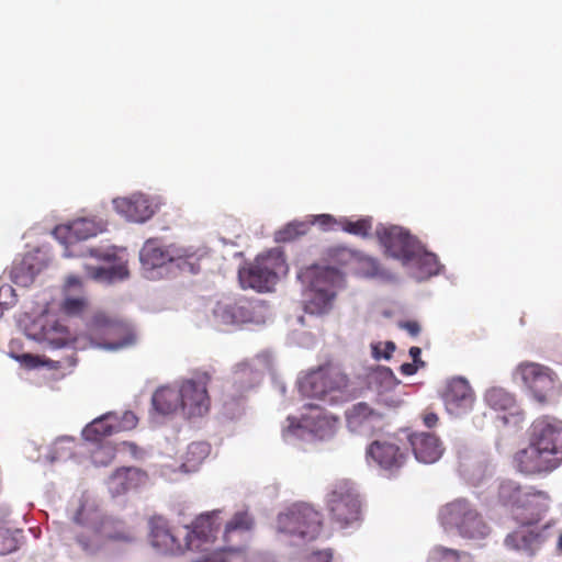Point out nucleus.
<instances>
[{
	"mask_svg": "<svg viewBox=\"0 0 562 562\" xmlns=\"http://www.w3.org/2000/svg\"><path fill=\"white\" fill-rule=\"evenodd\" d=\"M380 244L393 258L411 261L416 257L417 243L415 238L401 226H379L375 231Z\"/></svg>",
	"mask_w": 562,
	"mask_h": 562,
	"instance_id": "nucleus-10",
	"label": "nucleus"
},
{
	"mask_svg": "<svg viewBox=\"0 0 562 562\" xmlns=\"http://www.w3.org/2000/svg\"><path fill=\"white\" fill-rule=\"evenodd\" d=\"M212 381L211 373L196 371L193 376L183 380L179 386L181 409L188 417H201L209 413L211 397L207 386Z\"/></svg>",
	"mask_w": 562,
	"mask_h": 562,
	"instance_id": "nucleus-8",
	"label": "nucleus"
},
{
	"mask_svg": "<svg viewBox=\"0 0 562 562\" xmlns=\"http://www.w3.org/2000/svg\"><path fill=\"white\" fill-rule=\"evenodd\" d=\"M516 373L541 404L548 403L558 393V376L549 367L526 361L517 367Z\"/></svg>",
	"mask_w": 562,
	"mask_h": 562,
	"instance_id": "nucleus-9",
	"label": "nucleus"
},
{
	"mask_svg": "<svg viewBox=\"0 0 562 562\" xmlns=\"http://www.w3.org/2000/svg\"><path fill=\"white\" fill-rule=\"evenodd\" d=\"M439 418L438 415L434 412H426L423 414L424 425L428 428H432L437 425Z\"/></svg>",
	"mask_w": 562,
	"mask_h": 562,
	"instance_id": "nucleus-50",
	"label": "nucleus"
},
{
	"mask_svg": "<svg viewBox=\"0 0 562 562\" xmlns=\"http://www.w3.org/2000/svg\"><path fill=\"white\" fill-rule=\"evenodd\" d=\"M19 548L16 536L5 528H0V554H9Z\"/></svg>",
	"mask_w": 562,
	"mask_h": 562,
	"instance_id": "nucleus-41",
	"label": "nucleus"
},
{
	"mask_svg": "<svg viewBox=\"0 0 562 562\" xmlns=\"http://www.w3.org/2000/svg\"><path fill=\"white\" fill-rule=\"evenodd\" d=\"M327 508L333 521L341 528L360 520L359 496L349 481L336 482L327 495Z\"/></svg>",
	"mask_w": 562,
	"mask_h": 562,
	"instance_id": "nucleus-7",
	"label": "nucleus"
},
{
	"mask_svg": "<svg viewBox=\"0 0 562 562\" xmlns=\"http://www.w3.org/2000/svg\"><path fill=\"white\" fill-rule=\"evenodd\" d=\"M113 206L117 213L126 220L143 223L155 214V207L149 198L142 193L131 196L116 198L113 200Z\"/></svg>",
	"mask_w": 562,
	"mask_h": 562,
	"instance_id": "nucleus-18",
	"label": "nucleus"
},
{
	"mask_svg": "<svg viewBox=\"0 0 562 562\" xmlns=\"http://www.w3.org/2000/svg\"><path fill=\"white\" fill-rule=\"evenodd\" d=\"M460 557H461V552L453 550V549H448V548H445L441 546L436 547L432 550V559H435V560L451 559L452 561L458 562Z\"/></svg>",
	"mask_w": 562,
	"mask_h": 562,
	"instance_id": "nucleus-45",
	"label": "nucleus"
},
{
	"mask_svg": "<svg viewBox=\"0 0 562 562\" xmlns=\"http://www.w3.org/2000/svg\"><path fill=\"white\" fill-rule=\"evenodd\" d=\"M113 422V413H106L88 424L82 430L85 440L99 443L103 438L116 434Z\"/></svg>",
	"mask_w": 562,
	"mask_h": 562,
	"instance_id": "nucleus-27",
	"label": "nucleus"
},
{
	"mask_svg": "<svg viewBox=\"0 0 562 562\" xmlns=\"http://www.w3.org/2000/svg\"><path fill=\"white\" fill-rule=\"evenodd\" d=\"M372 357L376 360L391 359L393 352L395 351V344L393 341L385 342H376L371 345Z\"/></svg>",
	"mask_w": 562,
	"mask_h": 562,
	"instance_id": "nucleus-43",
	"label": "nucleus"
},
{
	"mask_svg": "<svg viewBox=\"0 0 562 562\" xmlns=\"http://www.w3.org/2000/svg\"><path fill=\"white\" fill-rule=\"evenodd\" d=\"M149 539L151 546L164 555H182L191 551V547L196 544L189 540L188 535L182 542L171 530L168 521L162 517H153L149 520Z\"/></svg>",
	"mask_w": 562,
	"mask_h": 562,
	"instance_id": "nucleus-11",
	"label": "nucleus"
},
{
	"mask_svg": "<svg viewBox=\"0 0 562 562\" xmlns=\"http://www.w3.org/2000/svg\"><path fill=\"white\" fill-rule=\"evenodd\" d=\"M308 231V225L304 222L289 223L284 228L278 232L277 239L279 241H291L295 238L305 235Z\"/></svg>",
	"mask_w": 562,
	"mask_h": 562,
	"instance_id": "nucleus-37",
	"label": "nucleus"
},
{
	"mask_svg": "<svg viewBox=\"0 0 562 562\" xmlns=\"http://www.w3.org/2000/svg\"><path fill=\"white\" fill-rule=\"evenodd\" d=\"M536 496L548 498L544 492H525L513 481L502 482L498 488L499 502L512 508H528L531 504V498Z\"/></svg>",
	"mask_w": 562,
	"mask_h": 562,
	"instance_id": "nucleus-24",
	"label": "nucleus"
},
{
	"mask_svg": "<svg viewBox=\"0 0 562 562\" xmlns=\"http://www.w3.org/2000/svg\"><path fill=\"white\" fill-rule=\"evenodd\" d=\"M37 338L47 342L52 348H63L72 340L67 327L55 319H46L42 323Z\"/></svg>",
	"mask_w": 562,
	"mask_h": 562,
	"instance_id": "nucleus-25",
	"label": "nucleus"
},
{
	"mask_svg": "<svg viewBox=\"0 0 562 562\" xmlns=\"http://www.w3.org/2000/svg\"><path fill=\"white\" fill-rule=\"evenodd\" d=\"M115 457V448L110 443H100L91 451V460L95 465H108Z\"/></svg>",
	"mask_w": 562,
	"mask_h": 562,
	"instance_id": "nucleus-39",
	"label": "nucleus"
},
{
	"mask_svg": "<svg viewBox=\"0 0 562 562\" xmlns=\"http://www.w3.org/2000/svg\"><path fill=\"white\" fill-rule=\"evenodd\" d=\"M154 408L162 414L168 415L181 408L180 390L170 386L158 389L151 398Z\"/></svg>",
	"mask_w": 562,
	"mask_h": 562,
	"instance_id": "nucleus-28",
	"label": "nucleus"
},
{
	"mask_svg": "<svg viewBox=\"0 0 562 562\" xmlns=\"http://www.w3.org/2000/svg\"><path fill=\"white\" fill-rule=\"evenodd\" d=\"M145 474L136 468H122L110 477V486L114 493H125L136 488L144 480Z\"/></svg>",
	"mask_w": 562,
	"mask_h": 562,
	"instance_id": "nucleus-26",
	"label": "nucleus"
},
{
	"mask_svg": "<svg viewBox=\"0 0 562 562\" xmlns=\"http://www.w3.org/2000/svg\"><path fill=\"white\" fill-rule=\"evenodd\" d=\"M87 306L85 297H67L63 304L64 311L69 315H77L83 312Z\"/></svg>",
	"mask_w": 562,
	"mask_h": 562,
	"instance_id": "nucleus-44",
	"label": "nucleus"
},
{
	"mask_svg": "<svg viewBox=\"0 0 562 562\" xmlns=\"http://www.w3.org/2000/svg\"><path fill=\"white\" fill-rule=\"evenodd\" d=\"M439 516L442 525L456 528L463 538L483 539L490 533V527L480 512L465 498H457L446 504Z\"/></svg>",
	"mask_w": 562,
	"mask_h": 562,
	"instance_id": "nucleus-3",
	"label": "nucleus"
},
{
	"mask_svg": "<svg viewBox=\"0 0 562 562\" xmlns=\"http://www.w3.org/2000/svg\"><path fill=\"white\" fill-rule=\"evenodd\" d=\"M415 458L423 463H434L443 452L439 438L429 432H415L408 437Z\"/></svg>",
	"mask_w": 562,
	"mask_h": 562,
	"instance_id": "nucleus-19",
	"label": "nucleus"
},
{
	"mask_svg": "<svg viewBox=\"0 0 562 562\" xmlns=\"http://www.w3.org/2000/svg\"><path fill=\"white\" fill-rule=\"evenodd\" d=\"M417 369H418V364H416L414 362H412V363L406 362L400 367V371L404 375H413L417 372Z\"/></svg>",
	"mask_w": 562,
	"mask_h": 562,
	"instance_id": "nucleus-51",
	"label": "nucleus"
},
{
	"mask_svg": "<svg viewBox=\"0 0 562 562\" xmlns=\"http://www.w3.org/2000/svg\"><path fill=\"white\" fill-rule=\"evenodd\" d=\"M140 261L144 267L155 269L182 258L171 248H164L157 239H148L140 249Z\"/></svg>",
	"mask_w": 562,
	"mask_h": 562,
	"instance_id": "nucleus-23",
	"label": "nucleus"
},
{
	"mask_svg": "<svg viewBox=\"0 0 562 562\" xmlns=\"http://www.w3.org/2000/svg\"><path fill=\"white\" fill-rule=\"evenodd\" d=\"M333 552L330 549L313 551L306 554L302 562H331Z\"/></svg>",
	"mask_w": 562,
	"mask_h": 562,
	"instance_id": "nucleus-46",
	"label": "nucleus"
},
{
	"mask_svg": "<svg viewBox=\"0 0 562 562\" xmlns=\"http://www.w3.org/2000/svg\"><path fill=\"white\" fill-rule=\"evenodd\" d=\"M401 396L393 391H383L378 393L375 398V408H380L385 413L387 411L396 409L402 405Z\"/></svg>",
	"mask_w": 562,
	"mask_h": 562,
	"instance_id": "nucleus-38",
	"label": "nucleus"
},
{
	"mask_svg": "<svg viewBox=\"0 0 562 562\" xmlns=\"http://www.w3.org/2000/svg\"><path fill=\"white\" fill-rule=\"evenodd\" d=\"M213 315L215 323L220 326L239 325L252 319V312L246 301L233 303L220 302L214 307Z\"/></svg>",
	"mask_w": 562,
	"mask_h": 562,
	"instance_id": "nucleus-21",
	"label": "nucleus"
},
{
	"mask_svg": "<svg viewBox=\"0 0 562 562\" xmlns=\"http://www.w3.org/2000/svg\"><path fill=\"white\" fill-rule=\"evenodd\" d=\"M400 327L406 330L412 337H416L420 333V325L416 321L401 322Z\"/></svg>",
	"mask_w": 562,
	"mask_h": 562,
	"instance_id": "nucleus-49",
	"label": "nucleus"
},
{
	"mask_svg": "<svg viewBox=\"0 0 562 562\" xmlns=\"http://www.w3.org/2000/svg\"><path fill=\"white\" fill-rule=\"evenodd\" d=\"M310 282V297L305 311L321 315L327 313L336 297L337 290L345 285L344 274L330 267H311L301 273Z\"/></svg>",
	"mask_w": 562,
	"mask_h": 562,
	"instance_id": "nucleus-1",
	"label": "nucleus"
},
{
	"mask_svg": "<svg viewBox=\"0 0 562 562\" xmlns=\"http://www.w3.org/2000/svg\"><path fill=\"white\" fill-rule=\"evenodd\" d=\"M234 374L237 382H243L247 378L248 383L246 387H251L259 379V373L254 371L247 362L238 363Z\"/></svg>",
	"mask_w": 562,
	"mask_h": 562,
	"instance_id": "nucleus-42",
	"label": "nucleus"
},
{
	"mask_svg": "<svg viewBox=\"0 0 562 562\" xmlns=\"http://www.w3.org/2000/svg\"><path fill=\"white\" fill-rule=\"evenodd\" d=\"M348 386V376L333 366L321 367L311 371L299 382L302 395L321 401L335 402Z\"/></svg>",
	"mask_w": 562,
	"mask_h": 562,
	"instance_id": "nucleus-5",
	"label": "nucleus"
},
{
	"mask_svg": "<svg viewBox=\"0 0 562 562\" xmlns=\"http://www.w3.org/2000/svg\"><path fill=\"white\" fill-rule=\"evenodd\" d=\"M313 223L319 225L325 231L334 228L335 225L339 226V220H336L330 214L315 215Z\"/></svg>",
	"mask_w": 562,
	"mask_h": 562,
	"instance_id": "nucleus-48",
	"label": "nucleus"
},
{
	"mask_svg": "<svg viewBox=\"0 0 562 562\" xmlns=\"http://www.w3.org/2000/svg\"><path fill=\"white\" fill-rule=\"evenodd\" d=\"M504 543L506 548L530 558L540 549L542 537L539 532L530 528L521 527L507 535Z\"/></svg>",
	"mask_w": 562,
	"mask_h": 562,
	"instance_id": "nucleus-22",
	"label": "nucleus"
},
{
	"mask_svg": "<svg viewBox=\"0 0 562 562\" xmlns=\"http://www.w3.org/2000/svg\"><path fill=\"white\" fill-rule=\"evenodd\" d=\"M112 423H114L116 432L127 431L134 429L137 426L138 418L133 412L126 411L121 416L113 413Z\"/></svg>",
	"mask_w": 562,
	"mask_h": 562,
	"instance_id": "nucleus-40",
	"label": "nucleus"
},
{
	"mask_svg": "<svg viewBox=\"0 0 562 562\" xmlns=\"http://www.w3.org/2000/svg\"><path fill=\"white\" fill-rule=\"evenodd\" d=\"M530 442L544 449L562 462V423L558 420L537 419L532 424Z\"/></svg>",
	"mask_w": 562,
	"mask_h": 562,
	"instance_id": "nucleus-15",
	"label": "nucleus"
},
{
	"mask_svg": "<svg viewBox=\"0 0 562 562\" xmlns=\"http://www.w3.org/2000/svg\"><path fill=\"white\" fill-rule=\"evenodd\" d=\"M90 255L92 257H97V258H100V259H103L105 261H110L111 260V256L110 255H100L98 251H94V250H90Z\"/></svg>",
	"mask_w": 562,
	"mask_h": 562,
	"instance_id": "nucleus-56",
	"label": "nucleus"
},
{
	"mask_svg": "<svg viewBox=\"0 0 562 562\" xmlns=\"http://www.w3.org/2000/svg\"><path fill=\"white\" fill-rule=\"evenodd\" d=\"M487 405L495 411H508L515 406V397L501 387H492L485 394Z\"/></svg>",
	"mask_w": 562,
	"mask_h": 562,
	"instance_id": "nucleus-31",
	"label": "nucleus"
},
{
	"mask_svg": "<svg viewBox=\"0 0 562 562\" xmlns=\"http://www.w3.org/2000/svg\"><path fill=\"white\" fill-rule=\"evenodd\" d=\"M245 562H274V561L266 554L252 553L247 557Z\"/></svg>",
	"mask_w": 562,
	"mask_h": 562,
	"instance_id": "nucleus-53",
	"label": "nucleus"
},
{
	"mask_svg": "<svg viewBox=\"0 0 562 562\" xmlns=\"http://www.w3.org/2000/svg\"><path fill=\"white\" fill-rule=\"evenodd\" d=\"M562 363V361H560Z\"/></svg>",
	"mask_w": 562,
	"mask_h": 562,
	"instance_id": "nucleus-59",
	"label": "nucleus"
},
{
	"mask_svg": "<svg viewBox=\"0 0 562 562\" xmlns=\"http://www.w3.org/2000/svg\"><path fill=\"white\" fill-rule=\"evenodd\" d=\"M77 542L79 543L81 549L88 554H94L101 549H103V541L100 528H92L89 535H78Z\"/></svg>",
	"mask_w": 562,
	"mask_h": 562,
	"instance_id": "nucleus-35",
	"label": "nucleus"
},
{
	"mask_svg": "<svg viewBox=\"0 0 562 562\" xmlns=\"http://www.w3.org/2000/svg\"><path fill=\"white\" fill-rule=\"evenodd\" d=\"M441 398L449 414L461 416L472 409L475 394L468 380L456 376L447 381Z\"/></svg>",
	"mask_w": 562,
	"mask_h": 562,
	"instance_id": "nucleus-13",
	"label": "nucleus"
},
{
	"mask_svg": "<svg viewBox=\"0 0 562 562\" xmlns=\"http://www.w3.org/2000/svg\"><path fill=\"white\" fill-rule=\"evenodd\" d=\"M97 232V226L92 221L78 218L69 224L56 226L53 235L68 248L80 240L95 236Z\"/></svg>",
	"mask_w": 562,
	"mask_h": 562,
	"instance_id": "nucleus-20",
	"label": "nucleus"
},
{
	"mask_svg": "<svg viewBox=\"0 0 562 562\" xmlns=\"http://www.w3.org/2000/svg\"><path fill=\"white\" fill-rule=\"evenodd\" d=\"M310 407H318V405L315 404H308Z\"/></svg>",
	"mask_w": 562,
	"mask_h": 562,
	"instance_id": "nucleus-58",
	"label": "nucleus"
},
{
	"mask_svg": "<svg viewBox=\"0 0 562 562\" xmlns=\"http://www.w3.org/2000/svg\"><path fill=\"white\" fill-rule=\"evenodd\" d=\"M88 274L97 280H122L128 276V270L126 266L119 265V266H111V267H98V268H90L86 267Z\"/></svg>",
	"mask_w": 562,
	"mask_h": 562,
	"instance_id": "nucleus-32",
	"label": "nucleus"
},
{
	"mask_svg": "<svg viewBox=\"0 0 562 562\" xmlns=\"http://www.w3.org/2000/svg\"><path fill=\"white\" fill-rule=\"evenodd\" d=\"M284 258L278 250H269L246 262L238 270V280L243 289L269 292L278 281V273L284 267Z\"/></svg>",
	"mask_w": 562,
	"mask_h": 562,
	"instance_id": "nucleus-2",
	"label": "nucleus"
},
{
	"mask_svg": "<svg viewBox=\"0 0 562 562\" xmlns=\"http://www.w3.org/2000/svg\"><path fill=\"white\" fill-rule=\"evenodd\" d=\"M419 262L422 266L426 267V271L428 274H437L439 272V261L437 257L432 254H425Z\"/></svg>",
	"mask_w": 562,
	"mask_h": 562,
	"instance_id": "nucleus-47",
	"label": "nucleus"
},
{
	"mask_svg": "<svg viewBox=\"0 0 562 562\" xmlns=\"http://www.w3.org/2000/svg\"><path fill=\"white\" fill-rule=\"evenodd\" d=\"M82 512H83V506H80V508L78 509L77 514L74 517L75 522L78 524V525H82L83 524V521L81 519Z\"/></svg>",
	"mask_w": 562,
	"mask_h": 562,
	"instance_id": "nucleus-55",
	"label": "nucleus"
},
{
	"mask_svg": "<svg viewBox=\"0 0 562 562\" xmlns=\"http://www.w3.org/2000/svg\"><path fill=\"white\" fill-rule=\"evenodd\" d=\"M366 454L381 469L390 472L401 469L407 458L405 449L400 447V440L394 436L372 441L368 446Z\"/></svg>",
	"mask_w": 562,
	"mask_h": 562,
	"instance_id": "nucleus-12",
	"label": "nucleus"
},
{
	"mask_svg": "<svg viewBox=\"0 0 562 562\" xmlns=\"http://www.w3.org/2000/svg\"><path fill=\"white\" fill-rule=\"evenodd\" d=\"M221 510L215 509L199 515L190 526L188 537L196 547H191V551L206 550L207 544H213L222 527Z\"/></svg>",
	"mask_w": 562,
	"mask_h": 562,
	"instance_id": "nucleus-14",
	"label": "nucleus"
},
{
	"mask_svg": "<svg viewBox=\"0 0 562 562\" xmlns=\"http://www.w3.org/2000/svg\"><path fill=\"white\" fill-rule=\"evenodd\" d=\"M515 461L517 469L525 474L551 472L561 464L557 458H552V454L546 451V448L542 450L531 442L516 453Z\"/></svg>",
	"mask_w": 562,
	"mask_h": 562,
	"instance_id": "nucleus-16",
	"label": "nucleus"
},
{
	"mask_svg": "<svg viewBox=\"0 0 562 562\" xmlns=\"http://www.w3.org/2000/svg\"><path fill=\"white\" fill-rule=\"evenodd\" d=\"M420 353H422V350L419 347L414 346V347L409 348V356L412 357L413 362L420 367H424L425 362L422 361Z\"/></svg>",
	"mask_w": 562,
	"mask_h": 562,
	"instance_id": "nucleus-52",
	"label": "nucleus"
},
{
	"mask_svg": "<svg viewBox=\"0 0 562 562\" xmlns=\"http://www.w3.org/2000/svg\"><path fill=\"white\" fill-rule=\"evenodd\" d=\"M384 420L385 412L366 402L356 403L346 411L347 426L353 432H371L381 428Z\"/></svg>",
	"mask_w": 562,
	"mask_h": 562,
	"instance_id": "nucleus-17",
	"label": "nucleus"
},
{
	"mask_svg": "<svg viewBox=\"0 0 562 562\" xmlns=\"http://www.w3.org/2000/svg\"><path fill=\"white\" fill-rule=\"evenodd\" d=\"M89 335L98 346L117 350L134 345L136 336L124 319L98 312L89 323Z\"/></svg>",
	"mask_w": 562,
	"mask_h": 562,
	"instance_id": "nucleus-4",
	"label": "nucleus"
},
{
	"mask_svg": "<svg viewBox=\"0 0 562 562\" xmlns=\"http://www.w3.org/2000/svg\"><path fill=\"white\" fill-rule=\"evenodd\" d=\"M100 532L103 547L106 542L131 543L135 540L134 532L121 521L103 520L100 526Z\"/></svg>",
	"mask_w": 562,
	"mask_h": 562,
	"instance_id": "nucleus-29",
	"label": "nucleus"
},
{
	"mask_svg": "<svg viewBox=\"0 0 562 562\" xmlns=\"http://www.w3.org/2000/svg\"><path fill=\"white\" fill-rule=\"evenodd\" d=\"M209 454L210 446L206 442H192L188 446L183 465L189 470H193L200 465Z\"/></svg>",
	"mask_w": 562,
	"mask_h": 562,
	"instance_id": "nucleus-33",
	"label": "nucleus"
},
{
	"mask_svg": "<svg viewBox=\"0 0 562 562\" xmlns=\"http://www.w3.org/2000/svg\"><path fill=\"white\" fill-rule=\"evenodd\" d=\"M369 387L376 391V393L383 391L395 390L400 381L394 375L393 371L387 367H376L368 373Z\"/></svg>",
	"mask_w": 562,
	"mask_h": 562,
	"instance_id": "nucleus-30",
	"label": "nucleus"
},
{
	"mask_svg": "<svg viewBox=\"0 0 562 562\" xmlns=\"http://www.w3.org/2000/svg\"><path fill=\"white\" fill-rule=\"evenodd\" d=\"M323 527L322 514L308 504H295L278 516L277 528L280 532L301 539H316Z\"/></svg>",
	"mask_w": 562,
	"mask_h": 562,
	"instance_id": "nucleus-6",
	"label": "nucleus"
},
{
	"mask_svg": "<svg viewBox=\"0 0 562 562\" xmlns=\"http://www.w3.org/2000/svg\"><path fill=\"white\" fill-rule=\"evenodd\" d=\"M339 227L348 234L366 238L372 229V218L362 217L357 221H350L344 217L339 220Z\"/></svg>",
	"mask_w": 562,
	"mask_h": 562,
	"instance_id": "nucleus-34",
	"label": "nucleus"
},
{
	"mask_svg": "<svg viewBox=\"0 0 562 562\" xmlns=\"http://www.w3.org/2000/svg\"><path fill=\"white\" fill-rule=\"evenodd\" d=\"M66 286L72 288V286H81V279L77 276H69L66 280Z\"/></svg>",
	"mask_w": 562,
	"mask_h": 562,
	"instance_id": "nucleus-54",
	"label": "nucleus"
},
{
	"mask_svg": "<svg viewBox=\"0 0 562 562\" xmlns=\"http://www.w3.org/2000/svg\"><path fill=\"white\" fill-rule=\"evenodd\" d=\"M558 546H559V549L562 551V535L559 538Z\"/></svg>",
	"mask_w": 562,
	"mask_h": 562,
	"instance_id": "nucleus-57",
	"label": "nucleus"
},
{
	"mask_svg": "<svg viewBox=\"0 0 562 562\" xmlns=\"http://www.w3.org/2000/svg\"><path fill=\"white\" fill-rule=\"evenodd\" d=\"M12 358H14L26 369H35L41 366H46L50 369L59 368V362L49 359H42L41 357L34 356L32 353L12 355Z\"/></svg>",
	"mask_w": 562,
	"mask_h": 562,
	"instance_id": "nucleus-36",
	"label": "nucleus"
}]
</instances>
